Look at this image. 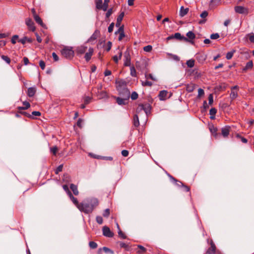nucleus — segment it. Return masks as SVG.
I'll list each match as a JSON object with an SVG mask.
<instances>
[{
	"instance_id": "nucleus-1",
	"label": "nucleus",
	"mask_w": 254,
	"mask_h": 254,
	"mask_svg": "<svg viewBox=\"0 0 254 254\" xmlns=\"http://www.w3.org/2000/svg\"><path fill=\"white\" fill-rule=\"evenodd\" d=\"M99 202L94 197L86 199L84 202L80 203L78 209L86 214L91 213L94 209L98 205Z\"/></svg>"
},
{
	"instance_id": "nucleus-2",
	"label": "nucleus",
	"mask_w": 254,
	"mask_h": 254,
	"mask_svg": "<svg viewBox=\"0 0 254 254\" xmlns=\"http://www.w3.org/2000/svg\"><path fill=\"white\" fill-rule=\"evenodd\" d=\"M116 88L118 91L120 95H122V94H124L126 98H129L130 92L127 87V83L124 80H120L116 81Z\"/></svg>"
},
{
	"instance_id": "nucleus-3",
	"label": "nucleus",
	"mask_w": 254,
	"mask_h": 254,
	"mask_svg": "<svg viewBox=\"0 0 254 254\" xmlns=\"http://www.w3.org/2000/svg\"><path fill=\"white\" fill-rule=\"evenodd\" d=\"M61 53L66 59H71L74 56V51L71 47H64L61 51Z\"/></svg>"
},
{
	"instance_id": "nucleus-4",
	"label": "nucleus",
	"mask_w": 254,
	"mask_h": 254,
	"mask_svg": "<svg viewBox=\"0 0 254 254\" xmlns=\"http://www.w3.org/2000/svg\"><path fill=\"white\" fill-rule=\"evenodd\" d=\"M234 9L236 13L239 14L247 15L249 13L248 8L243 6H236L234 8Z\"/></svg>"
},
{
	"instance_id": "nucleus-5",
	"label": "nucleus",
	"mask_w": 254,
	"mask_h": 254,
	"mask_svg": "<svg viewBox=\"0 0 254 254\" xmlns=\"http://www.w3.org/2000/svg\"><path fill=\"white\" fill-rule=\"evenodd\" d=\"M173 38H175L176 39L180 40H184L185 41H188L187 38L182 36L180 33H176L174 35L169 36L168 37H167V40H170Z\"/></svg>"
},
{
	"instance_id": "nucleus-6",
	"label": "nucleus",
	"mask_w": 254,
	"mask_h": 254,
	"mask_svg": "<svg viewBox=\"0 0 254 254\" xmlns=\"http://www.w3.org/2000/svg\"><path fill=\"white\" fill-rule=\"evenodd\" d=\"M103 234L104 236L109 238H112L114 236V233L107 226L103 227Z\"/></svg>"
},
{
	"instance_id": "nucleus-7",
	"label": "nucleus",
	"mask_w": 254,
	"mask_h": 254,
	"mask_svg": "<svg viewBox=\"0 0 254 254\" xmlns=\"http://www.w3.org/2000/svg\"><path fill=\"white\" fill-rule=\"evenodd\" d=\"M207 58V56L204 53H199L196 55V59L199 63H203Z\"/></svg>"
},
{
	"instance_id": "nucleus-8",
	"label": "nucleus",
	"mask_w": 254,
	"mask_h": 254,
	"mask_svg": "<svg viewBox=\"0 0 254 254\" xmlns=\"http://www.w3.org/2000/svg\"><path fill=\"white\" fill-rule=\"evenodd\" d=\"M120 96L122 97H117L116 99L117 103L120 105H125L127 101L129 99V98H126L124 94H122V95Z\"/></svg>"
},
{
	"instance_id": "nucleus-9",
	"label": "nucleus",
	"mask_w": 254,
	"mask_h": 254,
	"mask_svg": "<svg viewBox=\"0 0 254 254\" xmlns=\"http://www.w3.org/2000/svg\"><path fill=\"white\" fill-rule=\"evenodd\" d=\"M168 92L166 90H162L160 91L158 95L159 98L161 101L166 100L167 98H170V96L168 97Z\"/></svg>"
},
{
	"instance_id": "nucleus-10",
	"label": "nucleus",
	"mask_w": 254,
	"mask_h": 254,
	"mask_svg": "<svg viewBox=\"0 0 254 254\" xmlns=\"http://www.w3.org/2000/svg\"><path fill=\"white\" fill-rule=\"evenodd\" d=\"M231 127L226 126L221 128V133L224 137H227L229 135Z\"/></svg>"
},
{
	"instance_id": "nucleus-11",
	"label": "nucleus",
	"mask_w": 254,
	"mask_h": 254,
	"mask_svg": "<svg viewBox=\"0 0 254 254\" xmlns=\"http://www.w3.org/2000/svg\"><path fill=\"white\" fill-rule=\"evenodd\" d=\"M26 24L28 27L29 30L34 31L35 30V27L33 21L30 18L26 20Z\"/></svg>"
},
{
	"instance_id": "nucleus-12",
	"label": "nucleus",
	"mask_w": 254,
	"mask_h": 254,
	"mask_svg": "<svg viewBox=\"0 0 254 254\" xmlns=\"http://www.w3.org/2000/svg\"><path fill=\"white\" fill-rule=\"evenodd\" d=\"M210 247L207 250V254H215L216 251V247L212 240L210 242Z\"/></svg>"
},
{
	"instance_id": "nucleus-13",
	"label": "nucleus",
	"mask_w": 254,
	"mask_h": 254,
	"mask_svg": "<svg viewBox=\"0 0 254 254\" xmlns=\"http://www.w3.org/2000/svg\"><path fill=\"white\" fill-rule=\"evenodd\" d=\"M117 51L118 55H115L113 57V61L117 64L118 63L119 60L121 59L122 57V52L121 50L118 48Z\"/></svg>"
},
{
	"instance_id": "nucleus-14",
	"label": "nucleus",
	"mask_w": 254,
	"mask_h": 254,
	"mask_svg": "<svg viewBox=\"0 0 254 254\" xmlns=\"http://www.w3.org/2000/svg\"><path fill=\"white\" fill-rule=\"evenodd\" d=\"M143 111L145 112L146 116L150 113L151 106L148 103L142 104Z\"/></svg>"
},
{
	"instance_id": "nucleus-15",
	"label": "nucleus",
	"mask_w": 254,
	"mask_h": 254,
	"mask_svg": "<svg viewBox=\"0 0 254 254\" xmlns=\"http://www.w3.org/2000/svg\"><path fill=\"white\" fill-rule=\"evenodd\" d=\"M253 67V63L252 61L248 62L246 66L243 68V72H246L248 70L251 69Z\"/></svg>"
},
{
	"instance_id": "nucleus-16",
	"label": "nucleus",
	"mask_w": 254,
	"mask_h": 254,
	"mask_svg": "<svg viewBox=\"0 0 254 254\" xmlns=\"http://www.w3.org/2000/svg\"><path fill=\"white\" fill-rule=\"evenodd\" d=\"M93 49L91 48H89L88 50V52L85 54V59L86 61H89L93 55Z\"/></svg>"
},
{
	"instance_id": "nucleus-17",
	"label": "nucleus",
	"mask_w": 254,
	"mask_h": 254,
	"mask_svg": "<svg viewBox=\"0 0 254 254\" xmlns=\"http://www.w3.org/2000/svg\"><path fill=\"white\" fill-rule=\"evenodd\" d=\"M68 196L73 204L77 207V208H78L79 206L80 205V203L78 202L77 198L73 196L72 193H70L69 195H68Z\"/></svg>"
},
{
	"instance_id": "nucleus-18",
	"label": "nucleus",
	"mask_w": 254,
	"mask_h": 254,
	"mask_svg": "<svg viewBox=\"0 0 254 254\" xmlns=\"http://www.w3.org/2000/svg\"><path fill=\"white\" fill-rule=\"evenodd\" d=\"M36 91V89L35 87H30L27 90V95L30 97H33Z\"/></svg>"
},
{
	"instance_id": "nucleus-19",
	"label": "nucleus",
	"mask_w": 254,
	"mask_h": 254,
	"mask_svg": "<svg viewBox=\"0 0 254 254\" xmlns=\"http://www.w3.org/2000/svg\"><path fill=\"white\" fill-rule=\"evenodd\" d=\"M34 18L35 21L40 26H41L43 27H44L45 26V25L43 22L41 18L38 15H34Z\"/></svg>"
},
{
	"instance_id": "nucleus-20",
	"label": "nucleus",
	"mask_w": 254,
	"mask_h": 254,
	"mask_svg": "<svg viewBox=\"0 0 254 254\" xmlns=\"http://www.w3.org/2000/svg\"><path fill=\"white\" fill-rule=\"evenodd\" d=\"M118 32L119 33V36L118 39L119 41H121L123 39V38L125 36L123 26H121L119 28L118 30Z\"/></svg>"
},
{
	"instance_id": "nucleus-21",
	"label": "nucleus",
	"mask_w": 254,
	"mask_h": 254,
	"mask_svg": "<svg viewBox=\"0 0 254 254\" xmlns=\"http://www.w3.org/2000/svg\"><path fill=\"white\" fill-rule=\"evenodd\" d=\"M86 50H87L86 47H85L83 46H81L78 47L77 48L76 52H77V54H82L86 52Z\"/></svg>"
},
{
	"instance_id": "nucleus-22",
	"label": "nucleus",
	"mask_w": 254,
	"mask_h": 254,
	"mask_svg": "<svg viewBox=\"0 0 254 254\" xmlns=\"http://www.w3.org/2000/svg\"><path fill=\"white\" fill-rule=\"evenodd\" d=\"M189 10L188 8H185L183 6H181L180 10V15L181 17L184 16L188 13Z\"/></svg>"
},
{
	"instance_id": "nucleus-23",
	"label": "nucleus",
	"mask_w": 254,
	"mask_h": 254,
	"mask_svg": "<svg viewBox=\"0 0 254 254\" xmlns=\"http://www.w3.org/2000/svg\"><path fill=\"white\" fill-rule=\"evenodd\" d=\"M130 64V58L129 55H125L124 65L128 66Z\"/></svg>"
},
{
	"instance_id": "nucleus-24",
	"label": "nucleus",
	"mask_w": 254,
	"mask_h": 254,
	"mask_svg": "<svg viewBox=\"0 0 254 254\" xmlns=\"http://www.w3.org/2000/svg\"><path fill=\"white\" fill-rule=\"evenodd\" d=\"M96 7L98 9H102L103 10V3L102 0H96Z\"/></svg>"
},
{
	"instance_id": "nucleus-25",
	"label": "nucleus",
	"mask_w": 254,
	"mask_h": 254,
	"mask_svg": "<svg viewBox=\"0 0 254 254\" xmlns=\"http://www.w3.org/2000/svg\"><path fill=\"white\" fill-rule=\"evenodd\" d=\"M217 113V110L214 108H211L209 111V114L210 115V118L212 120H214L215 118V115Z\"/></svg>"
},
{
	"instance_id": "nucleus-26",
	"label": "nucleus",
	"mask_w": 254,
	"mask_h": 254,
	"mask_svg": "<svg viewBox=\"0 0 254 254\" xmlns=\"http://www.w3.org/2000/svg\"><path fill=\"white\" fill-rule=\"evenodd\" d=\"M70 188L73 191V193L74 195H77L78 194L79 192L77 189V187L76 185L71 184L70 186Z\"/></svg>"
},
{
	"instance_id": "nucleus-27",
	"label": "nucleus",
	"mask_w": 254,
	"mask_h": 254,
	"mask_svg": "<svg viewBox=\"0 0 254 254\" xmlns=\"http://www.w3.org/2000/svg\"><path fill=\"white\" fill-rule=\"evenodd\" d=\"M119 245L121 248H124L126 251H128L130 249V247L129 245L125 243L120 242Z\"/></svg>"
},
{
	"instance_id": "nucleus-28",
	"label": "nucleus",
	"mask_w": 254,
	"mask_h": 254,
	"mask_svg": "<svg viewBox=\"0 0 254 254\" xmlns=\"http://www.w3.org/2000/svg\"><path fill=\"white\" fill-rule=\"evenodd\" d=\"M195 89V85L193 83H190L187 85L186 90L189 92H192Z\"/></svg>"
},
{
	"instance_id": "nucleus-29",
	"label": "nucleus",
	"mask_w": 254,
	"mask_h": 254,
	"mask_svg": "<svg viewBox=\"0 0 254 254\" xmlns=\"http://www.w3.org/2000/svg\"><path fill=\"white\" fill-rule=\"evenodd\" d=\"M23 105H24V107H18V110H26V109H28L30 106L29 103L27 101H24L23 102Z\"/></svg>"
},
{
	"instance_id": "nucleus-30",
	"label": "nucleus",
	"mask_w": 254,
	"mask_h": 254,
	"mask_svg": "<svg viewBox=\"0 0 254 254\" xmlns=\"http://www.w3.org/2000/svg\"><path fill=\"white\" fill-rule=\"evenodd\" d=\"M117 228L118 229V234L120 237L123 239H125L127 238V236L126 235L121 231L120 229V226L118 223H117Z\"/></svg>"
},
{
	"instance_id": "nucleus-31",
	"label": "nucleus",
	"mask_w": 254,
	"mask_h": 254,
	"mask_svg": "<svg viewBox=\"0 0 254 254\" xmlns=\"http://www.w3.org/2000/svg\"><path fill=\"white\" fill-rule=\"evenodd\" d=\"M145 78L148 80L149 79H150L153 81H156L157 80V79L156 77L154 76L151 73H145Z\"/></svg>"
},
{
	"instance_id": "nucleus-32",
	"label": "nucleus",
	"mask_w": 254,
	"mask_h": 254,
	"mask_svg": "<svg viewBox=\"0 0 254 254\" xmlns=\"http://www.w3.org/2000/svg\"><path fill=\"white\" fill-rule=\"evenodd\" d=\"M133 124L135 127H138L139 125V119L137 115L133 116Z\"/></svg>"
},
{
	"instance_id": "nucleus-33",
	"label": "nucleus",
	"mask_w": 254,
	"mask_h": 254,
	"mask_svg": "<svg viewBox=\"0 0 254 254\" xmlns=\"http://www.w3.org/2000/svg\"><path fill=\"white\" fill-rule=\"evenodd\" d=\"M112 46V43L110 41H108L106 45L104 46V48L105 49V50H106L107 52H109Z\"/></svg>"
},
{
	"instance_id": "nucleus-34",
	"label": "nucleus",
	"mask_w": 254,
	"mask_h": 254,
	"mask_svg": "<svg viewBox=\"0 0 254 254\" xmlns=\"http://www.w3.org/2000/svg\"><path fill=\"white\" fill-rule=\"evenodd\" d=\"M187 36L190 40H193L195 38V34L192 31H189L187 33Z\"/></svg>"
},
{
	"instance_id": "nucleus-35",
	"label": "nucleus",
	"mask_w": 254,
	"mask_h": 254,
	"mask_svg": "<svg viewBox=\"0 0 254 254\" xmlns=\"http://www.w3.org/2000/svg\"><path fill=\"white\" fill-rule=\"evenodd\" d=\"M246 37L249 38V40L251 43H254V33H251L249 34H248L246 35Z\"/></svg>"
},
{
	"instance_id": "nucleus-36",
	"label": "nucleus",
	"mask_w": 254,
	"mask_h": 254,
	"mask_svg": "<svg viewBox=\"0 0 254 254\" xmlns=\"http://www.w3.org/2000/svg\"><path fill=\"white\" fill-rule=\"evenodd\" d=\"M186 64L189 67H192L194 65V61L193 60H189L187 61Z\"/></svg>"
},
{
	"instance_id": "nucleus-37",
	"label": "nucleus",
	"mask_w": 254,
	"mask_h": 254,
	"mask_svg": "<svg viewBox=\"0 0 254 254\" xmlns=\"http://www.w3.org/2000/svg\"><path fill=\"white\" fill-rule=\"evenodd\" d=\"M152 83L151 81L146 80L145 81H141V85L143 86H151Z\"/></svg>"
},
{
	"instance_id": "nucleus-38",
	"label": "nucleus",
	"mask_w": 254,
	"mask_h": 254,
	"mask_svg": "<svg viewBox=\"0 0 254 254\" xmlns=\"http://www.w3.org/2000/svg\"><path fill=\"white\" fill-rule=\"evenodd\" d=\"M231 94H230V97L233 99H235L238 96V93H237V91H234L233 90H231Z\"/></svg>"
},
{
	"instance_id": "nucleus-39",
	"label": "nucleus",
	"mask_w": 254,
	"mask_h": 254,
	"mask_svg": "<svg viewBox=\"0 0 254 254\" xmlns=\"http://www.w3.org/2000/svg\"><path fill=\"white\" fill-rule=\"evenodd\" d=\"M130 75L133 77L136 76V70L134 66H132L130 68Z\"/></svg>"
},
{
	"instance_id": "nucleus-40",
	"label": "nucleus",
	"mask_w": 254,
	"mask_h": 254,
	"mask_svg": "<svg viewBox=\"0 0 254 254\" xmlns=\"http://www.w3.org/2000/svg\"><path fill=\"white\" fill-rule=\"evenodd\" d=\"M1 58L7 64H9L10 63L11 60L9 58H8L6 56L2 55L1 56Z\"/></svg>"
},
{
	"instance_id": "nucleus-41",
	"label": "nucleus",
	"mask_w": 254,
	"mask_h": 254,
	"mask_svg": "<svg viewBox=\"0 0 254 254\" xmlns=\"http://www.w3.org/2000/svg\"><path fill=\"white\" fill-rule=\"evenodd\" d=\"M110 2V0H104V2L103 3V10L106 11L108 7V4Z\"/></svg>"
},
{
	"instance_id": "nucleus-42",
	"label": "nucleus",
	"mask_w": 254,
	"mask_h": 254,
	"mask_svg": "<svg viewBox=\"0 0 254 254\" xmlns=\"http://www.w3.org/2000/svg\"><path fill=\"white\" fill-rule=\"evenodd\" d=\"M89 247H90V248L93 249H96L97 247V243L93 241L90 242L89 243Z\"/></svg>"
},
{
	"instance_id": "nucleus-43",
	"label": "nucleus",
	"mask_w": 254,
	"mask_h": 254,
	"mask_svg": "<svg viewBox=\"0 0 254 254\" xmlns=\"http://www.w3.org/2000/svg\"><path fill=\"white\" fill-rule=\"evenodd\" d=\"M58 150V148L57 146H54L50 148V151L54 155H56L57 152Z\"/></svg>"
},
{
	"instance_id": "nucleus-44",
	"label": "nucleus",
	"mask_w": 254,
	"mask_h": 254,
	"mask_svg": "<svg viewBox=\"0 0 254 254\" xmlns=\"http://www.w3.org/2000/svg\"><path fill=\"white\" fill-rule=\"evenodd\" d=\"M18 39V36L15 35L13 36L11 39V42L13 44H15L16 43L17 40Z\"/></svg>"
},
{
	"instance_id": "nucleus-45",
	"label": "nucleus",
	"mask_w": 254,
	"mask_h": 254,
	"mask_svg": "<svg viewBox=\"0 0 254 254\" xmlns=\"http://www.w3.org/2000/svg\"><path fill=\"white\" fill-rule=\"evenodd\" d=\"M152 50V47L151 45H148L144 47L143 50L146 52H150Z\"/></svg>"
},
{
	"instance_id": "nucleus-46",
	"label": "nucleus",
	"mask_w": 254,
	"mask_h": 254,
	"mask_svg": "<svg viewBox=\"0 0 254 254\" xmlns=\"http://www.w3.org/2000/svg\"><path fill=\"white\" fill-rule=\"evenodd\" d=\"M124 16V12H121L120 15L117 17V20L118 21V22H121L123 20V19Z\"/></svg>"
},
{
	"instance_id": "nucleus-47",
	"label": "nucleus",
	"mask_w": 254,
	"mask_h": 254,
	"mask_svg": "<svg viewBox=\"0 0 254 254\" xmlns=\"http://www.w3.org/2000/svg\"><path fill=\"white\" fill-rule=\"evenodd\" d=\"M138 96V94L136 92H133L130 95V97L132 100L137 99Z\"/></svg>"
},
{
	"instance_id": "nucleus-48",
	"label": "nucleus",
	"mask_w": 254,
	"mask_h": 254,
	"mask_svg": "<svg viewBox=\"0 0 254 254\" xmlns=\"http://www.w3.org/2000/svg\"><path fill=\"white\" fill-rule=\"evenodd\" d=\"M63 188L64 190L66 192L67 195H69L70 193H71L70 190H69L68 187L67 185H64L63 186Z\"/></svg>"
},
{
	"instance_id": "nucleus-49",
	"label": "nucleus",
	"mask_w": 254,
	"mask_h": 254,
	"mask_svg": "<svg viewBox=\"0 0 254 254\" xmlns=\"http://www.w3.org/2000/svg\"><path fill=\"white\" fill-rule=\"evenodd\" d=\"M219 37H220V36L218 33H213L210 35V38L211 39H214V40L219 38Z\"/></svg>"
},
{
	"instance_id": "nucleus-50",
	"label": "nucleus",
	"mask_w": 254,
	"mask_h": 254,
	"mask_svg": "<svg viewBox=\"0 0 254 254\" xmlns=\"http://www.w3.org/2000/svg\"><path fill=\"white\" fill-rule=\"evenodd\" d=\"M91 100V98L89 96H86L84 98V102L85 103V104H89Z\"/></svg>"
},
{
	"instance_id": "nucleus-51",
	"label": "nucleus",
	"mask_w": 254,
	"mask_h": 254,
	"mask_svg": "<svg viewBox=\"0 0 254 254\" xmlns=\"http://www.w3.org/2000/svg\"><path fill=\"white\" fill-rule=\"evenodd\" d=\"M234 52H230L227 53L226 56V59L228 60L231 59L234 55Z\"/></svg>"
},
{
	"instance_id": "nucleus-52",
	"label": "nucleus",
	"mask_w": 254,
	"mask_h": 254,
	"mask_svg": "<svg viewBox=\"0 0 254 254\" xmlns=\"http://www.w3.org/2000/svg\"><path fill=\"white\" fill-rule=\"evenodd\" d=\"M208 102L209 105H212L213 103V96L212 94L209 95L208 96Z\"/></svg>"
},
{
	"instance_id": "nucleus-53",
	"label": "nucleus",
	"mask_w": 254,
	"mask_h": 254,
	"mask_svg": "<svg viewBox=\"0 0 254 254\" xmlns=\"http://www.w3.org/2000/svg\"><path fill=\"white\" fill-rule=\"evenodd\" d=\"M109 215H110V209L108 208L106 209L103 213V216H104L105 217H107L109 216Z\"/></svg>"
},
{
	"instance_id": "nucleus-54",
	"label": "nucleus",
	"mask_w": 254,
	"mask_h": 254,
	"mask_svg": "<svg viewBox=\"0 0 254 254\" xmlns=\"http://www.w3.org/2000/svg\"><path fill=\"white\" fill-rule=\"evenodd\" d=\"M204 94V90L201 88H199L198 90V97H200Z\"/></svg>"
},
{
	"instance_id": "nucleus-55",
	"label": "nucleus",
	"mask_w": 254,
	"mask_h": 254,
	"mask_svg": "<svg viewBox=\"0 0 254 254\" xmlns=\"http://www.w3.org/2000/svg\"><path fill=\"white\" fill-rule=\"evenodd\" d=\"M97 222L99 224H102L103 223V218L101 216H98L96 218Z\"/></svg>"
},
{
	"instance_id": "nucleus-56",
	"label": "nucleus",
	"mask_w": 254,
	"mask_h": 254,
	"mask_svg": "<svg viewBox=\"0 0 254 254\" xmlns=\"http://www.w3.org/2000/svg\"><path fill=\"white\" fill-rule=\"evenodd\" d=\"M142 111H143V107L142 104H140L138 106L136 109L137 113H139Z\"/></svg>"
},
{
	"instance_id": "nucleus-57",
	"label": "nucleus",
	"mask_w": 254,
	"mask_h": 254,
	"mask_svg": "<svg viewBox=\"0 0 254 254\" xmlns=\"http://www.w3.org/2000/svg\"><path fill=\"white\" fill-rule=\"evenodd\" d=\"M236 136H237V137H239V138H241V141H242L243 143H247V142H248V140H247L246 138H244V137H242L240 135H239V134H237L236 135Z\"/></svg>"
},
{
	"instance_id": "nucleus-58",
	"label": "nucleus",
	"mask_w": 254,
	"mask_h": 254,
	"mask_svg": "<svg viewBox=\"0 0 254 254\" xmlns=\"http://www.w3.org/2000/svg\"><path fill=\"white\" fill-rule=\"evenodd\" d=\"M28 40V38L26 37H24L22 39H20L18 40L19 42H20L22 44H25Z\"/></svg>"
},
{
	"instance_id": "nucleus-59",
	"label": "nucleus",
	"mask_w": 254,
	"mask_h": 254,
	"mask_svg": "<svg viewBox=\"0 0 254 254\" xmlns=\"http://www.w3.org/2000/svg\"><path fill=\"white\" fill-rule=\"evenodd\" d=\"M63 165H61L56 169L55 173L58 174L60 172H61L63 170Z\"/></svg>"
},
{
	"instance_id": "nucleus-60",
	"label": "nucleus",
	"mask_w": 254,
	"mask_h": 254,
	"mask_svg": "<svg viewBox=\"0 0 254 254\" xmlns=\"http://www.w3.org/2000/svg\"><path fill=\"white\" fill-rule=\"evenodd\" d=\"M114 27V23H112L109 25V26L108 27V31L109 33H111L113 31Z\"/></svg>"
},
{
	"instance_id": "nucleus-61",
	"label": "nucleus",
	"mask_w": 254,
	"mask_h": 254,
	"mask_svg": "<svg viewBox=\"0 0 254 254\" xmlns=\"http://www.w3.org/2000/svg\"><path fill=\"white\" fill-rule=\"evenodd\" d=\"M39 65L42 69H44L45 67V63L43 61H40L39 62Z\"/></svg>"
},
{
	"instance_id": "nucleus-62",
	"label": "nucleus",
	"mask_w": 254,
	"mask_h": 254,
	"mask_svg": "<svg viewBox=\"0 0 254 254\" xmlns=\"http://www.w3.org/2000/svg\"><path fill=\"white\" fill-rule=\"evenodd\" d=\"M98 33L96 31L91 36L89 40H94L97 39Z\"/></svg>"
},
{
	"instance_id": "nucleus-63",
	"label": "nucleus",
	"mask_w": 254,
	"mask_h": 254,
	"mask_svg": "<svg viewBox=\"0 0 254 254\" xmlns=\"http://www.w3.org/2000/svg\"><path fill=\"white\" fill-rule=\"evenodd\" d=\"M207 15L208 12L206 11H204L201 13L200 17L202 18H205Z\"/></svg>"
},
{
	"instance_id": "nucleus-64",
	"label": "nucleus",
	"mask_w": 254,
	"mask_h": 254,
	"mask_svg": "<svg viewBox=\"0 0 254 254\" xmlns=\"http://www.w3.org/2000/svg\"><path fill=\"white\" fill-rule=\"evenodd\" d=\"M102 250L106 253H111V254H113V252L111 251L110 249L107 248V247H103L102 248Z\"/></svg>"
}]
</instances>
